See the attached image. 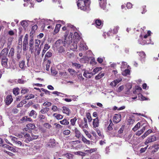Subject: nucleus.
I'll return each mask as SVG.
<instances>
[{"mask_svg":"<svg viewBox=\"0 0 159 159\" xmlns=\"http://www.w3.org/2000/svg\"><path fill=\"white\" fill-rule=\"evenodd\" d=\"M151 33V31L148 30L146 34H144L143 33L141 34L140 35V39L138 40L139 43L142 45L150 43L151 41L150 37Z\"/></svg>","mask_w":159,"mask_h":159,"instance_id":"1","label":"nucleus"},{"mask_svg":"<svg viewBox=\"0 0 159 159\" xmlns=\"http://www.w3.org/2000/svg\"><path fill=\"white\" fill-rule=\"evenodd\" d=\"M89 1V0H78L77 5L78 8L85 11H89L90 9Z\"/></svg>","mask_w":159,"mask_h":159,"instance_id":"2","label":"nucleus"},{"mask_svg":"<svg viewBox=\"0 0 159 159\" xmlns=\"http://www.w3.org/2000/svg\"><path fill=\"white\" fill-rule=\"evenodd\" d=\"M142 88L138 85L135 86L133 90V93L134 94H138V99H147V98L143 97V95L140 93L142 91Z\"/></svg>","mask_w":159,"mask_h":159,"instance_id":"3","label":"nucleus"},{"mask_svg":"<svg viewBox=\"0 0 159 159\" xmlns=\"http://www.w3.org/2000/svg\"><path fill=\"white\" fill-rule=\"evenodd\" d=\"M68 31H66L64 35V44H70L72 42V39L71 36H69L67 37Z\"/></svg>","mask_w":159,"mask_h":159,"instance_id":"4","label":"nucleus"},{"mask_svg":"<svg viewBox=\"0 0 159 159\" xmlns=\"http://www.w3.org/2000/svg\"><path fill=\"white\" fill-rule=\"evenodd\" d=\"M94 25L98 28L101 29L102 27L103 23L101 20L99 19H95L94 20Z\"/></svg>","mask_w":159,"mask_h":159,"instance_id":"5","label":"nucleus"},{"mask_svg":"<svg viewBox=\"0 0 159 159\" xmlns=\"http://www.w3.org/2000/svg\"><path fill=\"white\" fill-rule=\"evenodd\" d=\"M8 59L6 56L2 57V65L5 68L8 67L7 62Z\"/></svg>","mask_w":159,"mask_h":159,"instance_id":"6","label":"nucleus"},{"mask_svg":"<svg viewBox=\"0 0 159 159\" xmlns=\"http://www.w3.org/2000/svg\"><path fill=\"white\" fill-rule=\"evenodd\" d=\"M156 140V138L154 135H152L151 137H149L146 139V141L145 142V144L147 145V144L153 142Z\"/></svg>","mask_w":159,"mask_h":159,"instance_id":"7","label":"nucleus"},{"mask_svg":"<svg viewBox=\"0 0 159 159\" xmlns=\"http://www.w3.org/2000/svg\"><path fill=\"white\" fill-rule=\"evenodd\" d=\"M121 116L120 114H115L113 118V121L116 123H118L121 120Z\"/></svg>","mask_w":159,"mask_h":159,"instance_id":"8","label":"nucleus"},{"mask_svg":"<svg viewBox=\"0 0 159 159\" xmlns=\"http://www.w3.org/2000/svg\"><path fill=\"white\" fill-rule=\"evenodd\" d=\"M139 55L140 57V60L142 63H143L144 62L146 57V54L143 51L139 52Z\"/></svg>","mask_w":159,"mask_h":159,"instance_id":"9","label":"nucleus"},{"mask_svg":"<svg viewBox=\"0 0 159 159\" xmlns=\"http://www.w3.org/2000/svg\"><path fill=\"white\" fill-rule=\"evenodd\" d=\"M34 41L33 39H30L29 41L30 50V51L31 53H33L34 52Z\"/></svg>","mask_w":159,"mask_h":159,"instance_id":"10","label":"nucleus"},{"mask_svg":"<svg viewBox=\"0 0 159 159\" xmlns=\"http://www.w3.org/2000/svg\"><path fill=\"white\" fill-rule=\"evenodd\" d=\"M78 122L79 126L83 129L87 128L88 127L87 124L86 123H84L82 120H79Z\"/></svg>","mask_w":159,"mask_h":159,"instance_id":"11","label":"nucleus"},{"mask_svg":"<svg viewBox=\"0 0 159 159\" xmlns=\"http://www.w3.org/2000/svg\"><path fill=\"white\" fill-rule=\"evenodd\" d=\"M43 44V43H42L40 45V47L34 45V52L37 55H39L40 54L41 49V47Z\"/></svg>","mask_w":159,"mask_h":159,"instance_id":"12","label":"nucleus"},{"mask_svg":"<svg viewBox=\"0 0 159 159\" xmlns=\"http://www.w3.org/2000/svg\"><path fill=\"white\" fill-rule=\"evenodd\" d=\"M98 1L100 7L104 9L107 5V0H98Z\"/></svg>","mask_w":159,"mask_h":159,"instance_id":"13","label":"nucleus"},{"mask_svg":"<svg viewBox=\"0 0 159 159\" xmlns=\"http://www.w3.org/2000/svg\"><path fill=\"white\" fill-rule=\"evenodd\" d=\"M122 78H119L117 79L114 80L110 84V85L114 87L117 84L122 81Z\"/></svg>","mask_w":159,"mask_h":159,"instance_id":"14","label":"nucleus"},{"mask_svg":"<svg viewBox=\"0 0 159 159\" xmlns=\"http://www.w3.org/2000/svg\"><path fill=\"white\" fill-rule=\"evenodd\" d=\"M11 140L18 146H21L22 143L20 141H18L17 139L15 137H11Z\"/></svg>","mask_w":159,"mask_h":159,"instance_id":"15","label":"nucleus"},{"mask_svg":"<svg viewBox=\"0 0 159 159\" xmlns=\"http://www.w3.org/2000/svg\"><path fill=\"white\" fill-rule=\"evenodd\" d=\"M117 71L116 70H112L111 71V77L112 78L115 79L118 77V75L117 74Z\"/></svg>","mask_w":159,"mask_h":159,"instance_id":"16","label":"nucleus"},{"mask_svg":"<svg viewBox=\"0 0 159 159\" xmlns=\"http://www.w3.org/2000/svg\"><path fill=\"white\" fill-rule=\"evenodd\" d=\"M26 127L27 128H25L24 130V131H25H25H27V129H34V128L35 127V126L34 124L30 123L27 125Z\"/></svg>","mask_w":159,"mask_h":159,"instance_id":"17","label":"nucleus"},{"mask_svg":"<svg viewBox=\"0 0 159 159\" xmlns=\"http://www.w3.org/2000/svg\"><path fill=\"white\" fill-rule=\"evenodd\" d=\"M99 123L98 118L94 119L93 122V128L98 127L99 126Z\"/></svg>","mask_w":159,"mask_h":159,"instance_id":"18","label":"nucleus"},{"mask_svg":"<svg viewBox=\"0 0 159 159\" xmlns=\"http://www.w3.org/2000/svg\"><path fill=\"white\" fill-rule=\"evenodd\" d=\"M75 136L78 139H79L81 136V133L76 128H75L74 130Z\"/></svg>","mask_w":159,"mask_h":159,"instance_id":"19","label":"nucleus"},{"mask_svg":"<svg viewBox=\"0 0 159 159\" xmlns=\"http://www.w3.org/2000/svg\"><path fill=\"white\" fill-rule=\"evenodd\" d=\"M152 130L148 129V130L146 131L143 135L141 136V137L142 139H143L148 134L152 133Z\"/></svg>","mask_w":159,"mask_h":159,"instance_id":"20","label":"nucleus"},{"mask_svg":"<svg viewBox=\"0 0 159 159\" xmlns=\"http://www.w3.org/2000/svg\"><path fill=\"white\" fill-rule=\"evenodd\" d=\"M19 66L22 69H25V67H26L25 66V61L23 60L20 61L19 63Z\"/></svg>","mask_w":159,"mask_h":159,"instance_id":"21","label":"nucleus"},{"mask_svg":"<svg viewBox=\"0 0 159 159\" xmlns=\"http://www.w3.org/2000/svg\"><path fill=\"white\" fill-rule=\"evenodd\" d=\"M134 121V118L133 116H129L128 119V124L130 125L133 124Z\"/></svg>","mask_w":159,"mask_h":159,"instance_id":"22","label":"nucleus"},{"mask_svg":"<svg viewBox=\"0 0 159 159\" xmlns=\"http://www.w3.org/2000/svg\"><path fill=\"white\" fill-rule=\"evenodd\" d=\"M20 120L23 122H24L27 121H31L32 120L30 118H29L27 116H25L23 117Z\"/></svg>","mask_w":159,"mask_h":159,"instance_id":"23","label":"nucleus"},{"mask_svg":"<svg viewBox=\"0 0 159 159\" xmlns=\"http://www.w3.org/2000/svg\"><path fill=\"white\" fill-rule=\"evenodd\" d=\"M53 116L55 117L57 120L61 119L63 117V116L62 115L57 113L53 114Z\"/></svg>","mask_w":159,"mask_h":159,"instance_id":"24","label":"nucleus"},{"mask_svg":"<svg viewBox=\"0 0 159 159\" xmlns=\"http://www.w3.org/2000/svg\"><path fill=\"white\" fill-rule=\"evenodd\" d=\"M38 29V26L37 25H35L32 26L31 28V31L30 34H34L37 30Z\"/></svg>","mask_w":159,"mask_h":159,"instance_id":"25","label":"nucleus"},{"mask_svg":"<svg viewBox=\"0 0 159 159\" xmlns=\"http://www.w3.org/2000/svg\"><path fill=\"white\" fill-rule=\"evenodd\" d=\"M13 93L15 95H18L20 93V89L18 88H15L13 89Z\"/></svg>","mask_w":159,"mask_h":159,"instance_id":"26","label":"nucleus"},{"mask_svg":"<svg viewBox=\"0 0 159 159\" xmlns=\"http://www.w3.org/2000/svg\"><path fill=\"white\" fill-rule=\"evenodd\" d=\"M61 26V25L60 24H57L55 30H54V32L55 33L57 34Z\"/></svg>","mask_w":159,"mask_h":159,"instance_id":"27","label":"nucleus"},{"mask_svg":"<svg viewBox=\"0 0 159 159\" xmlns=\"http://www.w3.org/2000/svg\"><path fill=\"white\" fill-rule=\"evenodd\" d=\"M69 112L70 110L68 108L66 107H63V112L64 113H65L67 115H68L69 114Z\"/></svg>","mask_w":159,"mask_h":159,"instance_id":"28","label":"nucleus"},{"mask_svg":"<svg viewBox=\"0 0 159 159\" xmlns=\"http://www.w3.org/2000/svg\"><path fill=\"white\" fill-rule=\"evenodd\" d=\"M104 75V73H100L97 75H96L95 77V79L96 80H98L100 79Z\"/></svg>","mask_w":159,"mask_h":159,"instance_id":"29","label":"nucleus"},{"mask_svg":"<svg viewBox=\"0 0 159 159\" xmlns=\"http://www.w3.org/2000/svg\"><path fill=\"white\" fill-rule=\"evenodd\" d=\"M70 49L72 50H75L77 49V43H76L74 42L70 46Z\"/></svg>","mask_w":159,"mask_h":159,"instance_id":"30","label":"nucleus"},{"mask_svg":"<svg viewBox=\"0 0 159 159\" xmlns=\"http://www.w3.org/2000/svg\"><path fill=\"white\" fill-rule=\"evenodd\" d=\"M52 55V51L51 50H49V51H48L45 54V58H44V60H46V57H51Z\"/></svg>","mask_w":159,"mask_h":159,"instance_id":"31","label":"nucleus"},{"mask_svg":"<svg viewBox=\"0 0 159 159\" xmlns=\"http://www.w3.org/2000/svg\"><path fill=\"white\" fill-rule=\"evenodd\" d=\"M82 140L84 143L87 144H90V141L87 140L83 136H82Z\"/></svg>","mask_w":159,"mask_h":159,"instance_id":"32","label":"nucleus"},{"mask_svg":"<svg viewBox=\"0 0 159 159\" xmlns=\"http://www.w3.org/2000/svg\"><path fill=\"white\" fill-rule=\"evenodd\" d=\"M60 123L61 124L65 125H68L69 124V122L66 119H64L63 120L60 121Z\"/></svg>","mask_w":159,"mask_h":159,"instance_id":"33","label":"nucleus"},{"mask_svg":"<svg viewBox=\"0 0 159 159\" xmlns=\"http://www.w3.org/2000/svg\"><path fill=\"white\" fill-rule=\"evenodd\" d=\"M102 69V68L101 67H97L94 69L93 72L94 73V74H95L96 73H98L99 71L101 70Z\"/></svg>","mask_w":159,"mask_h":159,"instance_id":"34","label":"nucleus"},{"mask_svg":"<svg viewBox=\"0 0 159 159\" xmlns=\"http://www.w3.org/2000/svg\"><path fill=\"white\" fill-rule=\"evenodd\" d=\"M8 50L7 48H4L1 52L0 54L1 55H3L4 54L7 55L8 53Z\"/></svg>","mask_w":159,"mask_h":159,"instance_id":"35","label":"nucleus"},{"mask_svg":"<svg viewBox=\"0 0 159 159\" xmlns=\"http://www.w3.org/2000/svg\"><path fill=\"white\" fill-rule=\"evenodd\" d=\"M28 43H23V49L24 51H26L28 48Z\"/></svg>","mask_w":159,"mask_h":159,"instance_id":"36","label":"nucleus"},{"mask_svg":"<svg viewBox=\"0 0 159 159\" xmlns=\"http://www.w3.org/2000/svg\"><path fill=\"white\" fill-rule=\"evenodd\" d=\"M21 25L24 28L27 27L28 26L27 22L25 20L22 21L21 22Z\"/></svg>","mask_w":159,"mask_h":159,"instance_id":"37","label":"nucleus"},{"mask_svg":"<svg viewBox=\"0 0 159 159\" xmlns=\"http://www.w3.org/2000/svg\"><path fill=\"white\" fill-rule=\"evenodd\" d=\"M140 126V122H138L133 128V130L134 131H136Z\"/></svg>","mask_w":159,"mask_h":159,"instance_id":"38","label":"nucleus"},{"mask_svg":"<svg viewBox=\"0 0 159 159\" xmlns=\"http://www.w3.org/2000/svg\"><path fill=\"white\" fill-rule=\"evenodd\" d=\"M50 46L47 43L45 44L44 46V48L43 51H44V52H46L50 48Z\"/></svg>","mask_w":159,"mask_h":159,"instance_id":"39","label":"nucleus"},{"mask_svg":"<svg viewBox=\"0 0 159 159\" xmlns=\"http://www.w3.org/2000/svg\"><path fill=\"white\" fill-rule=\"evenodd\" d=\"M130 73V70L128 69H125L123 71L122 73V75H127L129 74Z\"/></svg>","mask_w":159,"mask_h":159,"instance_id":"40","label":"nucleus"},{"mask_svg":"<svg viewBox=\"0 0 159 159\" xmlns=\"http://www.w3.org/2000/svg\"><path fill=\"white\" fill-rule=\"evenodd\" d=\"M31 136L29 138V141H30L33 139H35L38 138V136L37 135H35L33 134H31Z\"/></svg>","mask_w":159,"mask_h":159,"instance_id":"41","label":"nucleus"},{"mask_svg":"<svg viewBox=\"0 0 159 159\" xmlns=\"http://www.w3.org/2000/svg\"><path fill=\"white\" fill-rule=\"evenodd\" d=\"M41 43L40 40L38 39H36L34 41V45L38 46H39L40 44Z\"/></svg>","mask_w":159,"mask_h":159,"instance_id":"42","label":"nucleus"},{"mask_svg":"<svg viewBox=\"0 0 159 159\" xmlns=\"http://www.w3.org/2000/svg\"><path fill=\"white\" fill-rule=\"evenodd\" d=\"M14 49L13 48H11L9 53V56H10L11 57H12L14 56Z\"/></svg>","mask_w":159,"mask_h":159,"instance_id":"43","label":"nucleus"},{"mask_svg":"<svg viewBox=\"0 0 159 159\" xmlns=\"http://www.w3.org/2000/svg\"><path fill=\"white\" fill-rule=\"evenodd\" d=\"M49 110V108L48 107H45L43 109H42L40 111V112L42 114H44L45 113H46Z\"/></svg>","mask_w":159,"mask_h":159,"instance_id":"44","label":"nucleus"},{"mask_svg":"<svg viewBox=\"0 0 159 159\" xmlns=\"http://www.w3.org/2000/svg\"><path fill=\"white\" fill-rule=\"evenodd\" d=\"M77 120V118L76 117H75L74 118L70 120V122H71V125L73 126H74L75 125V122Z\"/></svg>","mask_w":159,"mask_h":159,"instance_id":"45","label":"nucleus"},{"mask_svg":"<svg viewBox=\"0 0 159 159\" xmlns=\"http://www.w3.org/2000/svg\"><path fill=\"white\" fill-rule=\"evenodd\" d=\"M90 73L89 72H86V71H85L84 72L83 75L86 78H90L91 77V76L90 75Z\"/></svg>","mask_w":159,"mask_h":159,"instance_id":"46","label":"nucleus"},{"mask_svg":"<svg viewBox=\"0 0 159 159\" xmlns=\"http://www.w3.org/2000/svg\"><path fill=\"white\" fill-rule=\"evenodd\" d=\"M36 112L34 110H32L30 113H29V116H33L34 117L35 116H36Z\"/></svg>","mask_w":159,"mask_h":159,"instance_id":"47","label":"nucleus"},{"mask_svg":"<svg viewBox=\"0 0 159 159\" xmlns=\"http://www.w3.org/2000/svg\"><path fill=\"white\" fill-rule=\"evenodd\" d=\"M29 92V90L27 89H22L21 91V93L22 94H25L28 93Z\"/></svg>","mask_w":159,"mask_h":159,"instance_id":"48","label":"nucleus"},{"mask_svg":"<svg viewBox=\"0 0 159 159\" xmlns=\"http://www.w3.org/2000/svg\"><path fill=\"white\" fill-rule=\"evenodd\" d=\"M119 29V26H116L115 27H114V28L113 29V33L115 34L117 33Z\"/></svg>","mask_w":159,"mask_h":159,"instance_id":"49","label":"nucleus"},{"mask_svg":"<svg viewBox=\"0 0 159 159\" xmlns=\"http://www.w3.org/2000/svg\"><path fill=\"white\" fill-rule=\"evenodd\" d=\"M96 150L97 149L96 148H91L89 150H86L85 151V152H87L91 153L95 152L96 151Z\"/></svg>","mask_w":159,"mask_h":159,"instance_id":"50","label":"nucleus"},{"mask_svg":"<svg viewBox=\"0 0 159 159\" xmlns=\"http://www.w3.org/2000/svg\"><path fill=\"white\" fill-rule=\"evenodd\" d=\"M68 70L70 74L72 75H74L76 73L75 70L69 68L68 69Z\"/></svg>","mask_w":159,"mask_h":159,"instance_id":"51","label":"nucleus"},{"mask_svg":"<svg viewBox=\"0 0 159 159\" xmlns=\"http://www.w3.org/2000/svg\"><path fill=\"white\" fill-rule=\"evenodd\" d=\"M5 145V147L7 148L8 150L12 152L14 151L15 149L13 147L7 145Z\"/></svg>","mask_w":159,"mask_h":159,"instance_id":"52","label":"nucleus"},{"mask_svg":"<svg viewBox=\"0 0 159 159\" xmlns=\"http://www.w3.org/2000/svg\"><path fill=\"white\" fill-rule=\"evenodd\" d=\"M25 99H29L31 98H33L34 97V96L33 94H30L28 95L27 96H25Z\"/></svg>","mask_w":159,"mask_h":159,"instance_id":"53","label":"nucleus"},{"mask_svg":"<svg viewBox=\"0 0 159 159\" xmlns=\"http://www.w3.org/2000/svg\"><path fill=\"white\" fill-rule=\"evenodd\" d=\"M127 66V63L125 62H123L122 63V65L121 66V68L122 70V69L125 68Z\"/></svg>","mask_w":159,"mask_h":159,"instance_id":"54","label":"nucleus"},{"mask_svg":"<svg viewBox=\"0 0 159 159\" xmlns=\"http://www.w3.org/2000/svg\"><path fill=\"white\" fill-rule=\"evenodd\" d=\"M126 86L127 89L128 90V91L131 89L132 87V85L131 83H129L126 84Z\"/></svg>","mask_w":159,"mask_h":159,"instance_id":"55","label":"nucleus"},{"mask_svg":"<svg viewBox=\"0 0 159 159\" xmlns=\"http://www.w3.org/2000/svg\"><path fill=\"white\" fill-rule=\"evenodd\" d=\"M72 65L75 66L76 68L79 69L81 67V65L80 64L76 63H72Z\"/></svg>","mask_w":159,"mask_h":159,"instance_id":"56","label":"nucleus"},{"mask_svg":"<svg viewBox=\"0 0 159 159\" xmlns=\"http://www.w3.org/2000/svg\"><path fill=\"white\" fill-rule=\"evenodd\" d=\"M17 52V54L16 55V58L17 59V61H19L21 57V52Z\"/></svg>","mask_w":159,"mask_h":159,"instance_id":"57","label":"nucleus"},{"mask_svg":"<svg viewBox=\"0 0 159 159\" xmlns=\"http://www.w3.org/2000/svg\"><path fill=\"white\" fill-rule=\"evenodd\" d=\"M26 103L25 100H23V101H22L20 102V103L17 105V107H19L22 106L24 104Z\"/></svg>","mask_w":159,"mask_h":159,"instance_id":"58","label":"nucleus"},{"mask_svg":"<svg viewBox=\"0 0 159 159\" xmlns=\"http://www.w3.org/2000/svg\"><path fill=\"white\" fill-rule=\"evenodd\" d=\"M22 134L26 138L28 139V141H29V138L31 137L30 134L26 133H25L24 132H23V134Z\"/></svg>","mask_w":159,"mask_h":159,"instance_id":"59","label":"nucleus"},{"mask_svg":"<svg viewBox=\"0 0 159 159\" xmlns=\"http://www.w3.org/2000/svg\"><path fill=\"white\" fill-rule=\"evenodd\" d=\"M78 78L80 81H83L84 80V78L82 77L81 73H80L78 75Z\"/></svg>","mask_w":159,"mask_h":159,"instance_id":"60","label":"nucleus"},{"mask_svg":"<svg viewBox=\"0 0 159 159\" xmlns=\"http://www.w3.org/2000/svg\"><path fill=\"white\" fill-rule=\"evenodd\" d=\"M28 36L27 34H26L24 37V40L23 41V43H28Z\"/></svg>","mask_w":159,"mask_h":159,"instance_id":"61","label":"nucleus"},{"mask_svg":"<svg viewBox=\"0 0 159 159\" xmlns=\"http://www.w3.org/2000/svg\"><path fill=\"white\" fill-rule=\"evenodd\" d=\"M125 128V125H122L118 131L119 134H121L123 132Z\"/></svg>","mask_w":159,"mask_h":159,"instance_id":"62","label":"nucleus"},{"mask_svg":"<svg viewBox=\"0 0 159 159\" xmlns=\"http://www.w3.org/2000/svg\"><path fill=\"white\" fill-rule=\"evenodd\" d=\"M66 156L69 159H72L73 157V155L70 153H67L66 154Z\"/></svg>","mask_w":159,"mask_h":159,"instance_id":"63","label":"nucleus"},{"mask_svg":"<svg viewBox=\"0 0 159 159\" xmlns=\"http://www.w3.org/2000/svg\"><path fill=\"white\" fill-rule=\"evenodd\" d=\"M58 52L59 53H62L65 52L64 48L62 46H60L58 50Z\"/></svg>","mask_w":159,"mask_h":159,"instance_id":"64","label":"nucleus"}]
</instances>
